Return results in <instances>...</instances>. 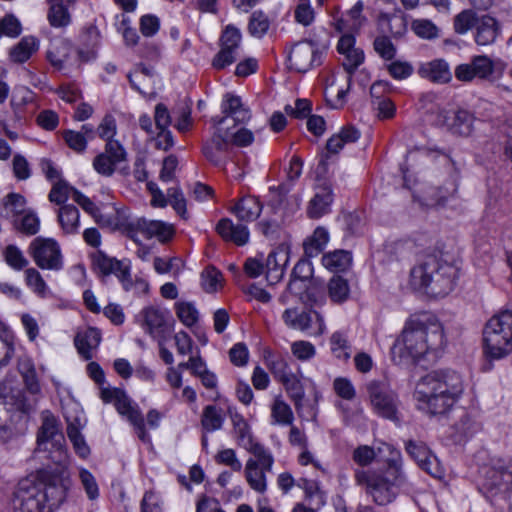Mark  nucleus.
Here are the masks:
<instances>
[{
    "label": "nucleus",
    "mask_w": 512,
    "mask_h": 512,
    "mask_svg": "<svg viewBox=\"0 0 512 512\" xmlns=\"http://www.w3.org/2000/svg\"><path fill=\"white\" fill-rule=\"evenodd\" d=\"M70 479L60 469H42L24 477L10 496L12 512H55L66 501Z\"/></svg>",
    "instance_id": "1"
},
{
    "label": "nucleus",
    "mask_w": 512,
    "mask_h": 512,
    "mask_svg": "<svg viewBox=\"0 0 512 512\" xmlns=\"http://www.w3.org/2000/svg\"><path fill=\"white\" fill-rule=\"evenodd\" d=\"M464 392L462 376L452 369L434 370L423 376L414 393L417 408L429 416L447 414Z\"/></svg>",
    "instance_id": "2"
},
{
    "label": "nucleus",
    "mask_w": 512,
    "mask_h": 512,
    "mask_svg": "<svg viewBox=\"0 0 512 512\" xmlns=\"http://www.w3.org/2000/svg\"><path fill=\"white\" fill-rule=\"evenodd\" d=\"M446 341L442 324L433 316L410 318L394 345L401 358L418 361L425 356L438 358Z\"/></svg>",
    "instance_id": "3"
},
{
    "label": "nucleus",
    "mask_w": 512,
    "mask_h": 512,
    "mask_svg": "<svg viewBox=\"0 0 512 512\" xmlns=\"http://www.w3.org/2000/svg\"><path fill=\"white\" fill-rule=\"evenodd\" d=\"M354 479L378 505L392 503L397 496V488L407 484L399 452L392 453L385 469H356Z\"/></svg>",
    "instance_id": "4"
},
{
    "label": "nucleus",
    "mask_w": 512,
    "mask_h": 512,
    "mask_svg": "<svg viewBox=\"0 0 512 512\" xmlns=\"http://www.w3.org/2000/svg\"><path fill=\"white\" fill-rule=\"evenodd\" d=\"M458 269L451 263L429 255L410 271V285L432 297H444L455 286Z\"/></svg>",
    "instance_id": "5"
},
{
    "label": "nucleus",
    "mask_w": 512,
    "mask_h": 512,
    "mask_svg": "<svg viewBox=\"0 0 512 512\" xmlns=\"http://www.w3.org/2000/svg\"><path fill=\"white\" fill-rule=\"evenodd\" d=\"M484 350L491 359H502L512 352V311L494 315L483 330Z\"/></svg>",
    "instance_id": "6"
},
{
    "label": "nucleus",
    "mask_w": 512,
    "mask_h": 512,
    "mask_svg": "<svg viewBox=\"0 0 512 512\" xmlns=\"http://www.w3.org/2000/svg\"><path fill=\"white\" fill-rule=\"evenodd\" d=\"M366 391L376 414L393 421L398 419V397L386 379L369 381Z\"/></svg>",
    "instance_id": "7"
},
{
    "label": "nucleus",
    "mask_w": 512,
    "mask_h": 512,
    "mask_svg": "<svg viewBox=\"0 0 512 512\" xmlns=\"http://www.w3.org/2000/svg\"><path fill=\"white\" fill-rule=\"evenodd\" d=\"M253 457L246 461L244 475L249 487L259 494L267 491L266 474L272 471L274 464L273 454L269 449L258 450L251 453Z\"/></svg>",
    "instance_id": "8"
},
{
    "label": "nucleus",
    "mask_w": 512,
    "mask_h": 512,
    "mask_svg": "<svg viewBox=\"0 0 512 512\" xmlns=\"http://www.w3.org/2000/svg\"><path fill=\"white\" fill-rule=\"evenodd\" d=\"M282 320L288 328L304 332L311 337L321 336L326 329L322 315L312 309L287 308L282 314Z\"/></svg>",
    "instance_id": "9"
},
{
    "label": "nucleus",
    "mask_w": 512,
    "mask_h": 512,
    "mask_svg": "<svg viewBox=\"0 0 512 512\" xmlns=\"http://www.w3.org/2000/svg\"><path fill=\"white\" fill-rule=\"evenodd\" d=\"M28 253L42 270L59 271L63 268L62 251L53 238H34L28 247Z\"/></svg>",
    "instance_id": "10"
},
{
    "label": "nucleus",
    "mask_w": 512,
    "mask_h": 512,
    "mask_svg": "<svg viewBox=\"0 0 512 512\" xmlns=\"http://www.w3.org/2000/svg\"><path fill=\"white\" fill-rule=\"evenodd\" d=\"M323 52L312 41H301L296 43L289 54V68L298 72L306 73L310 69L322 63Z\"/></svg>",
    "instance_id": "11"
},
{
    "label": "nucleus",
    "mask_w": 512,
    "mask_h": 512,
    "mask_svg": "<svg viewBox=\"0 0 512 512\" xmlns=\"http://www.w3.org/2000/svg\"><path fill=\"white\" fill-rule=\"evenodd\" d=\"M94 268L103 276L115 275L121 282L125 291L132 289L131 268L127 261L109 257L102 251H97L92 256Z\"/></svg>",
    "instance_id": "12"
},
{
    "label": "nucleus",
    "mask_w": 512,
    "mask_h": 512,
    "mask_svg": "<svg viewBox=\"0 0 512 512\" xmlns=\"http://www.w3.org/2000/svg\"><path fill=\"white\" fill-rule=\"evenodd\" d=\"M127 162V152L117 140L106 142L104 151L98 154L93 160L95 171L105 177H110L121 166Z\"/></svg>",
    "instance_id": "13"
},
{
    "label": "nucleus",
    "mask_w": 512,
    "mask_h": 512,
    "mask_svg": "<svg viewBox=\"0 0 512 512\" xmlns=\"http://www.w3.org/2000/svg\"><path fill=\"white\" fill-rule=\"evenodd\" d=\"M241 32L233 25H227L220 37V51L215 55L212 65L224 69L236 61L237 50L241 44Z\"/></svg>",
    "instance_id": "14"
},
{
    "label": "nucleus",
    "mask_w": 512,
    "mask_h": 512,
    "mask_svg": "<svg viewBox=\"0 0 512 512\" xmlns=\"http://www.w3.org/2000/svg\"><path fill=\"white\" fill-rule=\"evenodd\" d=\"M56 437L63 439L60 433L58 420L51 412L45 411L43 413L42 425L37 434V444L38 447L41 448L49 441L55 440L56 444H53V446H55L56 450L54 451V455L51 456V459L55 463L61 464L65 462L67 453L63 445L56 440Z\"/></svg>",
    "instance_id": "15"
},
{
    "label": "nucleus",
    "mask_w": 512,
    "mask_h": 512,
    "mask_svg": "<svg viewBox=\"0 0 512 512\" xmlns=\"http://www.w3.org/2000/svg\"><path fill=\"white\" fill-rule=\"evenodd\" d=\"M483 486L488 490H512V458H493L485 471Z\"/></svg>",
    "instance_id": "16"
},
{
    "label": "nucleus",
    "mask_w": 512,
    "mask_h": 512,
    "mask_svg": "<svg viewBox=\"0 0 512 512\" xmlns=\"http://www.w3.org/2000/svg\"><path fill=\"white\" fill-rule=\"evenodd\" d=\"M406 451L418 466L432 477L442 479L445 476V470L439 459L424 443L410 440L406 444Z\"/></svg>",
    "instance_id": "17"
},
{
    "label": "nucleus",
    "mask_w": 512,
    "mask_h": 512,
    "mask_svg": "<svg viewBox=\"0 0 512 512\" xmlns=\"http://www.w3.org/2000/svg\"><path fill=\"white\" fill-rule=\"evenodd\" d=\"M228 416L232 423V432L237 444L249 453L266 449L264 445L254 440L251 427L235 407H228Z\"/></svg>",
    "instance_id": "18"
},
{
    "label": "nucleus",
    "mask_w": 512,
    "mask_h": 512,
    "mask_svg": "<svg viewBox=\"0 0 512 512\" xmlns=\"http://www.w3.org/2000/svg\"><path fill=\"white\" fill-rule=\"evenodd\" d=\"M223 117H213L215 126H223L231 118L236 124H244L251 118V111L245 107L239 96L226 94L221 105Z\"/></svg>",
    "instance_id": "19"
},
{
    "label": "nucleus",
    "mask_w": 512,
    "mask_h": 512,
    "mask_svg": "<svg viewBox=\"0 0 512 512\" xmlns=\"http://www.w3.org/2000/svg\"><path fill=\"white\" fill-rule=\"evenodd\" d=\"M10 105L18 122H25L38 107L35 93L27 87H21L15 91Z\"/></svg>",
    "instance_id": "20"
},
{
    "label": "nucleus",
    "mask_w": 512,
    "mask_h": 512,
    "mask_svg": "<svg viewBox=\"0 0 512 512\" xmlns=\"http://www.w3.org/2000/svg\"><path fill=\"white\" fill-rule=\"evenodd\" d=\"M474 116L467 110L460 109L452 115L446 112L439 114V121L453 134L469 136L473 132Z\"/></svg>",
    "instance_id": "21"
},
{
    "label": "nucleus",
    "mask_w": 512,
    "mask_h": 512,
    "mask_svg": "<svg viewBox=\"0 0 512 512\" xmlns=\"http://www.w3.org/2000/svg\"><path fill=\"white\" fill-rule=\"evenodd\" d=\"M217 130L210 140L203 145L202 151L208 161L215 166H222L224 163L221 154L225 152L229 146V132L223 131V127L216 126Z\"/></svg>",
    "instance_id": "22"
},
{
    "label": "nucleus",
    "mask_w": 512,
    "mask_h": 512,
    "mask_svg": "<svg viewBox=\"0 0 512 512\" xmlns=\"http://www.w3.org/2000/svg\"><path fill=\"white\" fill-rule=\"evenodd\" d=\"M417 72L421 78L436 84H446L452 80L450 66L444 59H434L421 63Z\"/></svg>",
    "instance_id": "23"
},
{
    "label": "nucleus",
    "mask_w": 512,
    "mask_h": 512,
    "mask_svg": "<svg viewBox=\"0 0 512 512\" xmlns=\"http://www.w3.org/2000/svg\"><path fill=\"white\" fill-rule=\"evenodd\" d=\"M500 24L490 15L479 17L475 27V42L481 46L493 44L500 34Z\"/></svg>",
    "instance_id": "24"
},
{
    "label": "nucleus",
    "mask_w": 512,
    "mask_h": 512,
    "mask_svg": "<svg viewBox=\"0 0 512 512\" xmlns=\"http://www.w3.org/2000/svg\"><path fill=\"white\" fill-rule=\"evenodd\" d=\"M216 230L226 241H231L238 246L245 245L249 240L248 228L243 224H234L231 219H221Z\"/></svg>",
    "instance_id": "25"
},
{
    "label": "nucleus",
    "mask_w": 512,
    "mask_h": 512,
    "mask_svg": "<svg viewBox=\"0 0 512 512\" xmlns=\"http://www.w3.org/2000/svg\"><path fill=\"white\" fill-rule=\"evenodd\" d=\"M74 341L79 354L89 360L92 358V350L100 344L101 332L95 327H88L78 332Z\"/></svg>",
    "instance_id": "26"
},
{
    "label": "nucleus",
    "mask_w": 512,
    "mask_h": 512,
    "mask_svg": "<svg viewBox=\"0 0 512 512\" xmlns=\"http://www.w3.org/2000/svg\"><path fill=\"white\" fill-rule=\"evenodd\" d=\"M288 262V251L279 250L269 253L266 260V279L271 284H277L284 275V266Z\"/></svg>",
    "instance_id": "27"
},
{
    "label": "nucleus",
    "mask_w": 512,
    "mask_h": 512,
    "mask_svg": "<svg viewBox=\"0 0 512 512\" xmlns=\"http://www.w3.org/2000/svg\"><path fill=\"white\" fill-rule=\"evenodd\" d=\"M39 49V40L34 36H25L9 50V59L16 64H23Z\"/></svg>",
    "instance_id": "28"
},
{
    "label": "nucleus",
    "mask_w": 512,
    "mask_h": 512,
    "mask_svg": "<svg viewBox=\"0 0 512 512\" xmlns=\"http://www.w3.org/2000/svg\"><path fill=\"white\" fill-rule=\"evenodd\" d=\"M262 204L253 196L243 197L233 208L239 220L251 222L256 220L262 211Z\"/></svg>",
    "instance_id": "29"
},
{
    "label": "nucleus",
    "mask_w": 512,
    "mask_h": 512,
    "mask_svg": "<svg viewBox=\"0 0 512 512\" xmlns=\"http://www.w3.org/2000/svg\"><path fill=\"white\" fill-rule=\"evenodd\" d=\"M57 217L65 234H76L78 232L80 226V213L74 205H62L58 210Z\"/></svg>",
    "instance_id": "30"
},
{
    "label": "nucleus",
    "mask_w": 512,
    "mask_h": 512,
    "mask_svg": "<svg viewBox=\"0 0 512 512\" xmlns=\"http://www.w3.org/2000/svg\"><path fill=\"white\" fill-rule=\"evenodd\" d=\"M67 420V436L73 444L75 452L83 459H86L90 454V448L87 445L83 435L80 432L81 423L76 417L71 420L69 417Z\"/></svg>",
    "instance_id": "31"
},
{
    "label": "nucleus",
    "mask_w": 512,
    "mask_h": 512,
    "mask_svg": "<svg viewBox=\"0 0 512 512\" xmlns=\"http://www.w3.org/2000/svg\"><path fill=\"white\" fill-rule=\"evenodd\" d=\"M143 327L150 334H159L163 331L166 323V313L155 307H147L142 310Z\"/></svg>",
    "instance_id": "32"
},
{
    "label": "nucleus",
    "mask_w": 512,
    "mask_h": 512,
    "mask_svg": "<svg viewBox=\"0 0 512 512\" xmlns=\"http://www.w3.org/2000/svg\"><path fill=\"white\" fill-rule=\"evenodd\" d=\"M332 355L343 362L348 361L352 355V346L346 333L335 331L329 339Z\"/></svg>",
    "instance_id": "33"
},
{
    "label": "nucleus",
    "mask_w": 512,
    "mask_h": 512,
    "mask_svg": "<svg viewBox=\"0 0 512 512\" xmlns=\"http://www.w3.org/2000/svg\"><path fill=\"white\" fill-rule=\"evenodd\" d=\"M18 369L28 392L34 395L39 394L41 392V386L32 360L29 358L21 359L18 364Z\"/></svg>",
    "instance_id": "34"
},
{
    "label": "nucleus",
    "mask_w": 512,
    "mask_h": 512,
    "mask_svg": "<svg viewBox=\"0 0 512 512\" xmlns=\"http://www.w3.org/2000/svg\"><path fill=\"white\" fill-rule=\"evenodd\" d=\"M332 201L333 197L330 190L325 189L321 193H316L308 204V216L312 219H318L327 214Z\"/></svg>",
    "instance_id": "35"
},
{
    "label": "nucleus",
    "mask_w": 512,
    "mask_h": 512,
    "mask_svg": "<svg viewBox=\"0 0 512 512\" xmlns=\"http://www.w3.org/2000/svg\"><path fill=\"white\" fill-rule=\"evenodd\" d=\"M329 241V233L324 227H317L313 234L304 241V252L308 257L319 255Z\"/></svg>",
    "instance_id": "36"
},
{
    "label": "nucleus",
    "mask_w": 512,
    "mask_h": 512,
    "mask_svg": "<svg viewBox=\"0 0 512 512\" xmlns=\"http://www.w3.org/2000/svg\"><path fill=\"white\" fill-rule=\"evenodd\" d=\"M224 424L222 411L215 405H207L201 415V427L203 432L210 433L220 430Z\"/></svg>",
    "instance_id": "37"
},
{
    "label": "nucleus",
    "mask_w": 512,
    "mask_h": 512,
    "mask_svg": "<svg viewBox=\"0 0 512 512\" xmlns=\"http://www.w3.org/2000/svg\"><path fill=\"white\" fill-rule=\"evenodd\" d=\"M351 254L345 250H336L322 257L323 265L332 272L345 271L351 264Z\"/></svg>",
    "instance_id": "38"
},
{
    "label": "nucleus",
    "mask_w": 512,
    "mask_h": 512,
    "mask_svg": "<svg viewBox=\"0 0 512 512\" xmlns=\"http://www.w3.org/2000/svg\"><path fill=\"white\" fill-rule=\"evenodd\" d=\"M313 274V267L309 260L306 259H300L296 265L294 266L292 273H291V279L288 284V290L290 291H301L302 287H297V282H305L308 281Z\"/></svg>",
    "instance_id": "39"
},
{
    "label": "nucleus",
    "mask_w": 512,
    "mask_h": 512,
    "mask_svg": "<svg viewBox=\"0 0 512 512\" xmlns=\"http://www.w3.org/2000/svg\"><path fill=\"white\" fill-rule=\"evenodd\" d=\"M50 3V10L48 13L49 23L53 27H63L69 24L70 15L63 0H48Z\"/></svg>",
    "instance_id": "40"
},
{
    "label": "nucleus",
    "mask_w": 512,
    "mask_h": 512,
    "mask_svg": "<svg viewBox=\"0 0 512 512\" xmlns=\"http://www.w3.org/2000/svg\"><path fill=\"white\" fill-rule=\"evenodd\" d=\"M271 417L275 424L291 425L294 415L291 407L280 398H276L271 407Z\"/></svg>",
    "instance_id": "41"
},
{
    "label": "nucleus",
    "mask_w": 512,
    "mask_h": 512,
    "mask_svg": "<svg viewBox=\"0 0 512 512\" xmlns=\"http://www.w3.org/2000/svg\"><path fill=\"white\" fill-rule=\"evenodd\" d=\"M349 285L346 279L341 276H333L328 283L330 299L335 303L344 302L349 296Z\"/></svg>",
    "instance_id": "42"
},
{
    "label": "nucleus",
    "mask_w": 512,
    "mask_h": 512,
    "mask_svg": "<svg viewBox=\"0 0 512 512\" xmlns=\"http://www.w3.org/2000/svg\"><path fill=\"white\" fill-rule=\"evenodd\" d=\"M479 17L472 9H466L457 14L454 18V30L457 34L464 35L471 28H475Z\"/></svg>",
    "instance_id": "43"
},
{
    "label": "nucleus",
    "mask_w": 512,
    "mask_h": 512,
    "mask_svg": "<svg viewBox=\"0 0 512 512\" xmlns=\"http://www.w3.org/2000/svg\"><path fill=\"white\" fill-rule=\"evenodd\" d=\"M280 382L284 385L286 391L294 401L295 408L299 409L304 398V389L300 380L294 373H292L282 379Z\"/></svg>",
    "instance_id": "44"
},
{
    "label": "nucleus",
    "mask_w": 512,
    "mask_h": 512,
    "mask_svg": "<svg viewBox=\"0 0 512 512\" xmlns=\"http://www.w3.org/2000/svg\"><path fill=\"white\" fill-rule=\"evenodd\" d=\"M373 49L385 61L393 60L397 53L396 46L386 35H379L374 39Z\"/></svg>",
    "instance_id": "45"
},
{
    "label": "nucleus",
    "mask_w": 512,
    "mask_h": 512,
    "mask_svg": "<svg viewBox=\"0 0 512 512\" xmlns=\"http://www.w3.org/2000/svg\"><path fill=\"white\" fill-rule=\"evenodd\" d=\"M174 233L173 225L159 220H150L147 239L156 237L160 242H166L173 237Z\"/></svg>",
    "instance_id": "46"
},
{
    "label": "nucleus",
    "mask_w": 512,
    "mask_h": 512,
    "mask_svg": "<svg viewBox=\"0 0 512 512\" xmlns=\"http://www.w3.org/2000/svg\"><path fill=\"white\" fill-rule=\"evenodd\" d=\"M412 31L420 38L432 40L439 35L438 27L428 19H415L411 23Z\"/></svg>",
    "instance_id": "47"
},
{
    "label": "nucleus",
    "mask_w": 512,
    "mask_h": 512,
    "mask_svg": "<svg viewBox=\"0 0 512 512\" xmlns=\"http://www.w3.org/2000/svg\"><path fill=\"white\" fill-rule=\"evenodd\" d=\"M149 222L150 220L145 218L131 219L123 224V229L130 239L138 242V234H142L146 239L148 238Z\"/></svg>",
    "instance_id": "48"
},
{
    "label": "nucleus",
    "mask_w": 512,
    "mask_h": 512,
    "mask_svg": "<svg viewBox=\"0 0 512 512\" xmlns=\"http://www.w3.org/2000/svg\"><path fill=\"white\" fill-rule=\"evenodd\" d=\"M269 26L268 17L262 11H255L250 17L248 31L252 36L261 38L267 33Z\"/></svg>",
    "instance_id": "49"
},
{
    "label": "nucleus",
    "mask_w": 512,
    "mask_h": 512,
    "mask_svg": "<svg viewBox=\"0 0 512 512\" xmlns=\"http://www.w3.org/2000/svg\"><path fill=\"white\" fill-rule=\"evenodd\" d=\"M69 45L66 42L53 44L47 51V59L57 69H62L69 54Z\"/></svg>",
    "instance_id": "50"
},
{
    "label": "nucleus",
    "mask_w": 512,
    "mask_h": 512,
    "mask_svg": "<svg viewBox=\"0 0 512 512\" xmlns=\"http://www.w3.org/2000/svg\"><path fill=\"white\" fill-rule=\"evenodd\" d=\"M21 33V22L14 14H6L0 18V38L2 36L17 38Z\"/></svg>",
    "instance_id": "51"
},
{
    "label": "nucleus",
    "mask_w": 512,
    "mask_h": 512,
    "mask_svg": "<svg viewBox=\"0 0 512 512\" xmlns=\"http://www.w3.org/2000/svg\"><path fill=\"white\" fill-rule=\"evenodd\" d=\"M175 310L179 320L187 327H192L198 321V311L190 302H178Z\"/></svg>",
    "instance_id": "52"
},
{
    "label": "nucleus",
    "mask_w": 512,
    "mask_h": 512,
    "mask_svg": "<svg viewBox=\"0 0 512 512\" xmlns=\"http://www.w3.org/2000/svg\"><path fill=\"white\" fill-rule=\"evenodd\" d=\"M476 78L487 79L494 72V63L486 55H477L471 59Z\"/></svg>",
    "instance_id": "53"
},
{
    "label": "nucleus",
    "mask_w": 512,
    "mask_h": 512,
    "mask_svg": "<svg viewBox=\"0 0 512 512\" xmlns=\"http://www.w3.org/2000/svg\"><path fill=\"white\" fill-rule=\"evenodd\" d=\"M266 363L271 373L279 381L292 374L287 361L282 356L269 355L266 357Z\"/></svg>",
    "instance_id": "54"
},
{
    "label": "nucleus",
    "mask_w": 512,
    "mask_h": 512,
    "mask_svg": "<svg viewBox=\"0 0 512 512\" xmlns=\"http://www.w3.org/2000/svg\"><path fill=\"white\" fill-rule=\"evenodd\" d=\"M72 189L74 187L69 186V184L64 180H58L53 184L52 189L48 195V198L51 202L61 205L66 202V200L71 197Z\"/></svg>",
    "instance_id": "55"
},
{
    "label": "nucleus",
    "mask_w": 512,
    "mask_h": 512,
    "mask_svg": "<svg viewBox=\"0 0 512 512\" xmlns=\"http://www.w3.org/2000/svg\"><path fill=\"white\" fill-rule=\"evenodd\" d=\"M6 263L15 270H22L28 265L23 252L15 245H8L4 250Z\"/></svg>",
    "instance_id": "56"
},
{
    "label": "nucleus",
    "mask_w": 512,
    "mask_h": 512,
    "mask_svg": "<svg viewBox=\"0 0 512 512\" xmlns=\"http://www.w3.org/2000/svg\"><path fill=\"white\" fill-rule=\"evenodd\" d=\"M63 139L67 146L77 153H83L87 148V138L82 132L65 130Z\"/></svg>",
    "instance_id": "57"
},
{
    "label": "nucleus",
    "mask_w": 512,
    "mask_h": 512,
    "mask_svg": "<svg viewBox=\"0 0 512 512\" xmlns=\"http://www.w3.org/2000/svg\"><path fill=\"white\" fill-rule=\"evenodd\" d=\"M79 478L87 497L90 500L97 499L99 496V487L92 473L85 468H81L79 471Z\"/></svg>",
    "instance_id": "58"
},
{
    "label": "nucleus",
    "mask_w": 512,
    "mask_h": 512,
    "mask_svg": "<svg viewBox=\"0 0 512 512\" xmlns=\"http://www.w3.org/2000/svg\"><path fill=\"white\" fill-rule=\"evenodd\" d=\"M295 20L303 26H308L314 21V10L310 0H299L294 11Z\"/></svg>",
    "instance_id": "59"
},
{
    "label": "nucleus",
    "mask_w": 512,
    "mask_h": 512,
    "mask_svg": "<svg viewBox=\"0 0 512 512\" xmlns=\"http://www.w3.org/2000/svg\"><path fill=\"white\" fill-rule=\"evenodd\" d=\"M168 203L174 208V210L182 218H185L186 210V199L183 195L182 190L179 187H171L167 190Z\"/></svg>",
    "instance_id": "60"
},
{
    "label": "nucleus",
    "mask_w": 512,
    "mask_h": 512,
    "mask_svg": "<svg viewBox=\"0 0 512 512\" xmlns=\"http://www.w3.org/2000/svg\"><path fill=\"white\" fill-rule=\"evenodd\" d=\"M387 70L394 79L403 80L412 75L414 68L408 61L396 60L387 65Z\"/></svg>",
    "instance_id": "61"
},
{
    "label": "nucleus",
    "mask_w": 512,
    "mask_h": 512,
    "mask_svg": "<svg viewBox=\"0 0 512 512\" xmlns=\"http://www.w3.org/2000/svg\"><path fill=\"white\" fill-rule=\"evenodd\" d=\"M342 55L344 56L342 65L349 76L352 77V74L364 61V52L356 48Z\"/></svg>",
    "instance_id": "62"
},
{
    "label": "nucleus",
    "mask_w": 512,
    "mask_h": 512,
    "mask_svg": "<svg viewBox=\"0 0 512 512\" xmlns=\"http://www.w3.org/2000/svg\"><path fill=\"white\" fill-rule=\"evenodd\" d=\"M292 354L301 361H308L316 354L315 346L304 340L295 341L291 345Z\"/></svg>",
    "instance_id": "63"
},
{
    "label": "nucleus",
    "mask_w": 512,
    "mask_h": 512,
    "mask_svg": "<svg viewBox=\"0 0 512 512\" xmlns=\"http://www.w3.org/2000/svg\"><path fill=\"white\" fill-rule=\"evenodd\" d=\"M376 458V453L373 447L368 445L358 446L352 454L353 461L361 466L366 467L373 463Z\"/></svg>",
    "instance_id": "64"
}]
</instances>
